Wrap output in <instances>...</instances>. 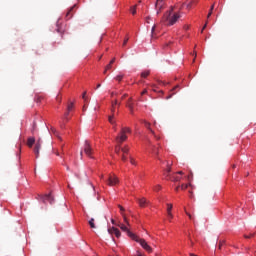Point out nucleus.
<instances>
[{
  "label": "nucleus",
  "instance_id": "obj_30",
  "mask_svg": "<svg viewBox=\"0 0 256 256\" xmlns=\"http://www.w3.org/2000/svg\"><path fill=\"white\" fill-rule=\"evenodd\" d=\"M119 209H120V213L121 215H125V208H123V206L118 205Z\"/></svg>",
  "mask_w": 256,
  "mask_h": 256
},
{
  "label": "nucleus",
  "instance_id": "obj_35",
  "mask_svg": "<svg viewBox=\"0 0 256 256\" xmlns=\"http://www.w3.org/2000/svg\"><path fill=\"white\" fill-rule=\"evenodd\" d=\"M57 33H63V30H61V27H59V22L57 23Z\"/></svg>",
  "mask_w": 256,
  "mask_h": 256
},
{
  "label": "nucleus",
  "instance_id": "obj_59",
  "mask_svg": "<svg viewBox=\"0 0 256 256\" xmlns=\"http://www.w3.org/2000/svg\"><path fill=\"white\" fill-rule=\"evenodd\" d=\"M81 157H83V152H80Z\"/></svg>",
  "mask_w": 256,
  "mask_h": 256
},
{
  "label": "nucleus",
  "instance_id": "obj_9",
  "mask_svg": "<svg viewBox=\"0 0 256 256\" xmlns=\"http://www.w3.org/2000/svg\"><path fill=\"white\" fill-rule=\"evenodd\" d=\"M164 5H165V0H156L155 7L156 9H158L157 15L161 13V9H163Z\"/></svg>",
  "mask_w": 256,
  "mask_h": 256
},
{
  "label": "nucleus",
  "instance_id": "obj_25",
  "mask_svg": "<svg viewBox=\"0 0 256 256\" xmlns=\"http://www.w3.org/2000/svg\"><path fill=\"white\" fill-rule=\"evenodd\" d=\"M152 153H154L155 155H159V148L152 146Z\"/></svg>",
  "mask_w": 256,
  "mask_h": 256
},
{
  "label": "nucleus",
  "instance_id": "obj_32",
  "mask_svg": "<svg viewBox=\"0 0 256 256\" xmlns=\"http://www.w3.org/2000/svg\"><path fill=\"white\" fill-rule=\"evenodd\" d=\"M122 79H123V75H117L116 77H115V80L116 81H122Z\"/></svg>",
  "mask_w": 256,
  "mask_h": 256
},
{
  "label": "nucleus",
  "instance_id": "obj_49",
  "mask_svg": "<svg viewBox=\"0 0 256 256\" xmlns=\"http://www.w3.org/2000/svg\"><path fill=\"white\" fill-rule=\"evenodd\" d=\"M177 175H183V171H178Z\"/></svg>",
  "mask_w": 256,
  "mask_h": 256
},
{
  "label": "nucleus",
  "instance_id": "obj_1",
  "mask_svg": "<svg viewBox=\"0 0 256 256\" xmlns=\"http://www.w3.org/2000/svg\"><path fill=\"white\" fill-rule=\"evenodd\" d=\"M131 134V128L129 127H122L120 130V133H118V135L115 138V153L116 155H121V148L123 145V143H125V141L128 139L127 135Z\"/></svg>",
  "mask_w": 256,
  "mask_h": 256
},
{
  "label": "nucleus",
  "instance_id": "obj_18",
  "mask_svg": "<svg viewBox=\"0 0 256 256\" xmlns=\"http://www.w3.org/2000/svg\"><path fill=\"white\" fill-rule=\"evenodd\" d=\"M149 75H151V71H149V70H145V71H143V72L141 73V77H142L143 79H146V77H149Z\"/></svg>",
  "mask_w": 256,
  "mask_h": 256
},
{
  "label": "nucleus",
  "instance_id": "obj_14",
  "mask_svg": "<svg viewBox=\"0 0 256 256\" xmlns=\"http://www.w3.org/2000/svg\"><path fill=\"white\" fill-rule=\"evenodd\" d=\"M75 7H76V5L72 6V7L70 8V10L66 13L67 19H71V17H73L72 11L75 9Z\"/></svg>",
  "mask_w": 256,
  "mask_h": 256
},
{
  "label": "nucleus",
  "instance_id": "obj_42",
  "mask_svg": "<svg viewBox=\"0 0 256 256\" xmlns=\"http://www.w3.org/2000/svg\"><path fill=\"white\" fill-rule=\"evenodd\" d=\"M115 105H117V100H115L114 103L112 104V107H113L112 111H115Z\"/></svg>",
  "mask_w": 256,
  "mask_h": 256
},
{
  "label": "nucleus",
  "instance_id": "obj_54",
  "mask_svg": "<svg viewBox=\"0 0 256 256\" xmlns=\"http://www.w3.org/2000/svg\"><path fill=\"white\" fill-rule=\"evenodd\" d=\"M189 193L191 194L190 197H193V192L189 191Z\"/></svg>",
  "mask_w": 256,
  "mask_h": 256
},
{
  "label": "nucleus",
  "instance_id": "obj_2",
  "mask_svg": "<svg viewBox=\"0 0 256 256\" xmlns=\"http://www.w3.org/2000/svg\"><path fill=\"white\" fill-rule=\"evenodd\" d=\"M172 13L173 8L165 13L162 18V23H166V25H175L181 16L179 15V13H174L173 15Z\"/></svg>",
  "mask_w": 256,
  "mask_h": 256
},
{
  "label": "nucleus",
  "instance_id": "obj_24",
  "mask_svg": "<svg viewBox=\"0 0 256 256\" xmlns=\"http://www.w3.org/2000/svg\"><path fill=\"white\" fill-rule=\"evenodd\" d=\"M119 157H121V160L125 163V161H127V154H123L120 153V155H118Z\"/></svg>",
  "mask_w": 256,
  "mask_h": 256
},
{
  "label": "nucleus",
  "instance_id": "obj_36",
  "mask_svg": "<svg viewBox=\"0 0 256 256\" xmlns=\"http://www.w3.org/2000/svg\"><path fill=\"white\" fill-rule=\"evenodd\" d=\"M166 173H167V177H170L171 175L169 173H171V167L168 166L167 170H166Z\"/></svg>",
  "mask_w": 256,
  "mask_h": 256
},
{
  "label": "nucleus",
  "instance_id": "obj_15",
  "mask_svg": "<svg viewBox=\"0 0 256 256\" xmlns=\"http://www.w3.org/2000/svg\"><path fill=\"white\" fill-rule=\"evenodd\" d=\"M73 111V103H70L67 107V112L65 113V119H67V117H69V112Z\"/></svg>",
  "mask_w": 256,
  "mask_h": 256
},
{
  "label": "nucleus",
  "instance_id": "obj_62",
  "mask_svg": "<svg viewBox=\"0 0 256 256\" xmlns=\"http://www.w3.org/2000/svg\"><path fill=\"white\" fill-rule=\"evenodd\" d=\"M138 256H142L141 254H138Z\"/></svg>",
  "mask_w": 256,
  "mask_h": 256
},
{
  "label": "nucleus",
  "instance_id": "obj_23",
  "mask_svg": "<svg viewBox=\"0 0 256 256\" xmlns=\"http://www.w3.org/2000/svg\"><path fill=\"white\" fill-rule=\"evenodd\" d=\"M213 9H215V4H212L211 7H210V11L207 15V19H209V17H211V15H213Z\"/></svg>",
  "mask_w": 256,
  "mask_h": 256
},
{
  "label": "nucleus",
  "instance_id": "obj_41",
  "mask_svg": "<svg viewBox=\"0 0 256 256\" xmlns=\"http://www.w3.org/2000/svg\"><path fill=\"white\" fill-rule=\"evenodd\" d=\"M224 244H225V241H220L219 242V249H221V247H223Z\"/></svg>",
  "mask_w": 256,
  "mask_h": 256
},
{
  "label": "nucleus",
  "instance_id": "obj_12",
  "mask_svg": "<svg viewBox=\"0 0 256 256\" xmlns=\"http://www.w3.org/2000/svg\"><path fill=\"white\" fill-rule=\"evenodd\" d=\"M35 145V137H29L27 140V146L31 149Z\"/></svg>",
  "mask_w": 256,
  "mask_h": 256
},
{
  "label": "nucleus",
  "instance_id": "obj_53",
  "mask_svg": "<svg viewBox=\"0 0 256 256\" xmlns=\"http://www.w3.org/2000/svg\"><path fill=\"white\" fill-rule=\"evenodd\" d=\"M125 97H127V94H124V95L122 96V99H125Z\"/></svg>",
  "mask_w": 256,
  "mask_h": 256
},
{
  "label": "nucleus",
  "instance_id": "obj_16",
  "mask_svg": "<svg viewBox=\"0 0 256 256\" xmlns=\"http://www.w3.org/2000/svg\"><path fill=\"white\" fill-rule=\"evenodd\" d=\"M172 209H173V204H167V215H168V217H172V213H171Z\"/></svg>",
  "mask_w": 256,
  "mask_h": 256
},
{
  "label": "nucleus",
  "instance_id": "obj_43",
  "mask_svg": "<svg viewBox=\"0 0 256 256\" xmlns=\"http://www.w3.org/2000/svg\"><path fill=\"white\" fill-rule=\"evenodd\" d=\"M128 41H129V38H126V39L124 40V42H123V46H124V47H125V45H127Z\"/></svg>",
  "mask_w": 256,
  "mask_h": 256
},
{
  "label": "nucleus",
  "instance_id": "obj_56",
  "mask_svg": "<svg viewBox=\"0 0 256 256\" xmlns=\"http://www.w3.org/2000/svg\"><path fill=\"white\" fill-rule=\"evenodd\" d=\"M197 57V52H194V58Z\"/></svg>",
  "mask_w": 256,
  "mask_h": 256
},
{
  "label": "nucleus",
  "instance_id": "obj_52",
  "mask_svg": "<svg viewBox=\"0 0 256 256\" xmlns=\"http://www.w3.org/2000/svg\"><path fill=\"white\" fill-rule=\"evenodd\" d=\"M111 223H112V225H115V220L112 219V220H111Z\"/></svg>",
  "mask_w": 256,
  "mask_h": 256
},
{
  "label": "nucleus",
  "instance_id": "obj_13",
  "mask_svg": "<svg viewBox=\"0 0 256 256\" xmlns=\"http://www.w3.org/2000/svg\"><path fill=\"white\" fill-rule=\"evenodd\" d=\"M129 150H130L129 145L122 146L121 153L125 154V155H128L129 154Z\"/></svg>",
  "mask_w": 256,
  "mask_h": 256
},
{
  "label": "nucleus",
  "instance_id": "obj_39",
  "mask_svg": "<svg viewBox=\"0 0 256 256\" xmlns=\"http://www.w3.org/2000/svg\"><path fill=\"white\" fill-rule=\"evenodd\" d=\"M188 181H192L193 180V173H190V175L187 176Z\"/></svg>",
  "mask_w": 256,
  "mask_h": 256
},
{
  "label": "nucleus",
  "instance_id": "obj_38",
  "mask_svg": "<svg viewBox=\"0 0 256 256\" xmlns=\"http://www.w3.org/2000/svg\"><path fill=\"white\" fill-rule=\"evenodd\" d=\"M154 191H161V185H156L154 187Z\"/></svg>",
  "mask_w": 256,
  "mask_h": 256
},
{
  "label": "nucleus",
  "instance_id": "obj_6",
  "mask_svg": "<svg viewBox=\"0 0 256 256\" xmlns=\"http://www.w3.org/2000/svg\"><path fill=\"white\" fill-rule=\"evenodd\" d=\"M41 145H43V141H41V138L37 140L34 147V153L36 155V159H39V151L41 149Z\"/></svg>",
  "mask_w": 256,
  "mask_h": 256
},
{
  "label": "nucleus",
  "instance_id": "obj_19",
  "mask_svg": "<svg viewBox=\"0 0 256 256\" xmlns=\"http://www.w3.org/2000/svg\"><path fill=\"white\" fill-rule=\"evenodd\" d=\"M88 223H89L91 229H96L97 228L95 226V219L94 218H91Z\"/></svg>",
  "mask_w": 256,
  "mask_h": 256
},
{
  "label": "nucleus",
  "instance_id": "obj_48",
  "mask_svg": "<svg viewBox=\"0 0 256 256\" xmlns=\"http://www.w3.org/2000/svg\"><path fill=\"white\" fill-rule=\"evenodd\" d=\"M113 63H115V58H113V59L110 61V65H113Z\"/></svg>",
  "mask_w": 256,
  "mask_h": 256
},
{
  "label": "nucleus",
  "instance_id": "obj_8",
  "mask_svg": "<svg viewBox=\"0 0 256 256\" xmlns=\"http://www.w3.org/2000/svg\"><path fill=\"white\" fill-rule=\"evenodd\" d=\"M43 203H50V205H53V202L55 201L52 194H46L42 197Z\"/></svg>",
  "mask_w": 256,
  "mask_h": 256
},
{
  "label": "nucleus",
  "instance_id": "obj_55",
  "mask_svg": "<svg viewBox=\"0 0 256 256\" xmlns=\"http://www.w3.org/2000/svg\"><path fill=\"white\" fill-rule=\"evenodd\" d=\"M175 191H179V186L176 187Z\"/></svg>",
  "mask_w": 256,
  "mask_h": 256
},
{
  "label": "nucleus",
  "instance_id": "obj_11",
  "mask_svg": "<svg viewBox=\"0 0 256 256\" xmlns=\"http://www.w3.org/2000/svg\"><path fill=\"white\" fill-rule=\"evenodd\" d=\"M126 107L130 109V113H133V98H129V100L126 103Z\"/></svg>",
  "mask_w": 256,
  "mask_h": 256
},
{
  "label": "nucleus",
  "instance_id": "obj_63",
  "mask_svg": "<svg viewBox=\"0 0 256 256\" xmlns=\"http://www.w3.org/2000/svg\"><path fill=\"white\" fill-rule=\"evenodd\" d=\"M160 93H162V94H163V91H160Z\"/></svg>",
  "mask_w": 256,
  "mask_h": 256
},
{
  "label": "nucleus",
  "instance_id": "obj_57",
  "mask_svg": "<svg viewBox=\"0 0 256 256\" xmlns=\"http://www.w3.org/2000/svg\"><path fill=\"white\" fill-rule=\"evenodd\" d=\"M99 87H101V84H98V85H97V89H99Z\"/></svg>",
  "mask_w": 256,
  "mask_h": 256
},
{
  "label": "nucleus",
  "instance_id": "obj_50",
  "mask_svg": "<svg viewBox=\"0 0 256 256\" xmlns=\"http://www.w3.org/2000/svg\"><path fill=\"white\" fill-rule=\"evenodd\" d=\"M168 219H169V221H171V219H173V214H172V216H168Z\"/></svg>",
  "mask_w": 256,
  "mask_h": 256
},
{
  "label": "nucleus",
  "instance_id": "obj_44",
  "mask_svg": "<svg viewBox=\"0 0 256 256\" xmlns=\"http://www.w3.org/2000/svg\"><path fill=\"white\" fill-rule=\"evenodd\" d=\"M205 29H207V22L205 23V25L203 26L201 33H203V31H205Z\"/></svg>",
  "mask_w": 256,
  "mask_h": 256
},
{
  "label": "nucleus",
  "instance_id": "obj_27",
  "mask_svg": "<svg viewBox=\"0 0 256 256\" xmlns=\"http://www.w3.org/2000/svg\"><path fill=\"white\" fill-rule=\"evenodd\" d=\"M182 191H185V189H187V187H191V184H182L181 186Z\"/></svg>",
  "mask_w": 256,
  "mask_h": 256
},
{
  "label": "nucleus",
  "instance_id": "obj_26",
  "mask_svg": "<svg viewBox=\"0 0 256 256\" xmlns=\"http://www.w3.org/2000/svg\"><path fill=\"white\" fill-rule=\"evenodd\" d=\"M144 125H145V128H146V129H149V131H151V133H155V132L152 131V129H151V124H150V123L145 122Z\"/></svg>",
  "mask_w": 256,
  "mask_h": 256
},
{
  "label": "nucleus",
  "instance_id": "obj_45",
  "mask_svg": "<svg viewBox=\"0 0 256 256\" xmlns=\"http://www.w3.org/2000/svg\"><path fill=\"white\" fill-rule=\"evenodd\" d=\"M147 93V89H144L142 92H141V95H146Z\"/></svg>",
  "mask_w": 256,
  "mask_h": 256
},
{
  "label": "nucleus",
  "instance_id": "obj_22",
  "mask_svg": "<svg viewBox=\"0 0 256 256\" xmlns=\"http://www.w3.org/2000/svg\"><path fill=\"white\" fill-rule=\"evenodd\" d=\"M170 181H181V177L179 176H169Z\"/></svg>",
  "mask_w": 256,
  "mask_h": 256
},
{
  "label": "nucleus",
  "instance_id": "obj_20",
  "mask_svg": "<svg viewBox=\"0 0 256 256\" xmlns=\"http://www.w3.org/2000/svg\"><path fill=\"white\" fill-rule=\"evenodd\" d=\"M175 89H179V85H176L172 90H171V94L169 96L166 97V99H171V97H173V95H175Z\"/></svg>",
  "mask_w": 256,
  "mask_h": 256
},
{
  "label": "nucleus",
  "instance_id": "obj_64",
  "mask_svg": "<svg viewBox=\"0 0 256 256\" xmlns=\"http://www.w3.org/2000/svg\"><path fill=\"white\" fill-rule=\"evenodd\" d=\"M56 155H59V153H56Z\"/></svg>",
  "mask_w": 256,
  "mask_h": 256
},
{
  "label": "nucleus",
  "instance_id": "obj_31",
  "mask_svg": "<svg viewBox=\"0 0 256 256\" xmlns=\"http://www.w3.org/2000/svg\"><path fill=\"white\" fill-rule=\"evenodd\" d=\"M130 163L131 165H137V161H135V158L130 156Z\"/></svg>",
  "mask_w": 256,
  "mask_h": 256
},
{
  "label": "nucleus",
  "instance_id": "obj_47",
  "mask_svg": "<svg viewBox=\"0 0 256 256\" xmlns=\"http://www.w3.org/2000/svg\"><path fill=\"white\" fill-rule=\"evenodd\" d=\"M186 215H188L189 219H193V216L189 212H186Z\"/></svg>",
  "mask_w": 256,
  "mask_h": 256
},
{
  "label": "nucleus",
  "instance_id": "obj_40",
  "mask_svg": "<svg viewBox=\"0 0 256 256\" xmlns=\"http://www.w3.org/2000/svg\"><path fill=\"white\" fill-rule=\"evenodd\" d=\"M108 233H109L110 235H114V234H115V232L113 231V228H109V229H108Z\"/></svg>",
  "mask_w": 256,
  "mask_h": 256
},
{
  "label": "nucleus",
  "instance_id": "obj_3",
  "mask_svg": "<svg viewBox=\"0 0 256 256\" xmlns=\"http://www.w3.org/2000/svg\"><path fill=\"white\" fill-rule=\"evenodd\" d=\"M132 240L136 241V243H139L141 247L144 248L145 251H147V253H153V248L149 246V244L147 243V241H145V239H141L137 235H132Z\"/></svg>",
  "mask_w": 256,
  "mask_h": 256
},
{
  "label": "nucleus",
  "instance_id": "obj_28",
  "mask_svg": "<svg viewBox=\"0 0 256 256\" xmlns=\"http://www.w3.org/2000/svg\"><path fill=\"white\" fill-rule=\"evenodd\" d=\"M112 65H113V64H110V63H109V64L106 66V68H105V70H104V75L107 74V71H109V69H111Z\"/></svg>",
  "mask_w": 256,
  "mask_h": 256
},
{
  "label": "nucleus",
  "instance_id": "obj_34",
  "mask_svg": "<svg viewBox=\"0 0 256 256\" xmlns=\"http://www.w3.org/2000/svg\"><path fill=\"white\" fill-rule=\"evenodd\" d=\"M137 13V6L132 7V15H136Z\"/></svg>",
  "mask_w": 256,
  "mask_h": 256
},
{
  "label": "nucleus",
  "instance_id": "obj_58",
  "mask_svg": "<svg viewBox=\"0 0 256 256\" xmlns=\"http://www.w3.org/2000/svg\"><path fill=\"white\" fill-rule=\"evenodd\" d=\"M165 47H169V43H166V44H165Z\"/></svg>",
  "mask_w": 256,
  "mask_h": 256
},
{
  "label": "nucleus",
  "instance_id": "obj_7",
  "mask_svg": "<svg viewBox=\"0 0 256 256\" xmlns=\"http://www.w3.org/2000/svg\"><path fill=\"white\" fill-rule=\"evenodd\" d=\"M118 227H120L121 231H124L125 233H127L128 237H131L133 239L132 235H135L133 232L129 231V228L123 224V223H119L117 224Z\"/></svg>",
  "mask_w": 256,
  "mask_h": 256
},
{
  "label": "nucleus",
  "instance_id": "obj_51",
  "mask_svg": "<svg viewBox=\"0 0 256 256\" xmlns=\"http://www.w3.org/2000/svg\"><path fill=\"white\" fill-rule=\"evenodd\" d=\"M85 95H87V92H84V93H83V96H82L83 99H85Z\"/></svg>",
  "mask_w": 256,
  "mask_h": 256
},
{
  "label": "nucleus",
  "instance_id": "obj_17",
  "mask_svg": "<svg viewBox=\"0 0 256 256\" xmlns=\"http://www.w3.org/2000/svg\"><path fill=\"white\" fill-rule=\"evenodd\" d=\"M112 231L114 232L115 237H121V231H119V229L112 227Z\"/></svg>",
  "mask_w": 256,
  "mask_h": 256
},
{
  "label": "nucleus",
  "instance_id": "obj_29",
  "mask_svg": "<svg viewBox=\"0 0 256 256\" xmlns=\"http://www.w3.org/2000/svg\"><path fill=\"white\" fill-rule=\"evenodd\" d=\"M195 3H196L195 1H192L188 4H186L187 9H191V7H193V5H195Z\"/></svg>",
  "mask_w": 256,
  "mask_h": 256
},
{
  "label": "nucleus",
  "instance_id": "obj_5",
  "mask_svg": "<svg viewBox=\"0 0 256 256\" xmlns=\"http://www.w3.org/2000/svg\"><path fill=\"white\" fill-rule=\"evenodd\" d=\"M107 185L110 187H114V185H117L119 183V178L115 175H109V177L106 180Z\"/></svg>",
  "mask_w": 256,
  "mask_h": 256
},
{
  "label": "nucleus",
  "instance_id": "obj_21",
  "mask_svg": "<svg viewBox=\"0 0 256 256\" xmlns=\"http://www.w3.org/2000/svg\"><path fill=\"white\" fill-rule=\"evenodd\" d=\"M122 217H123L124 223L127 225V227H131V224L129 223V219H127V216L125 214H122Z\"/></svg>",
  "mask_w": 256,
  "mask_h": 256
},
{
  "label": "nucleus",
  "instance_id": "obj_37",
  "mask_svg": "<svg viewBox=\"0 0 256 256\" xmlns=\"http://www.w3.org/2000/svg\"><path fill=\"white\" fill-rule=\"evenodd\" d=\"M245 239H251V237H255V233L248 235H244Z\"/></svg>",
  "mask_w": 256,
  "mask_h": 256
},
{
  "label": "nucleus",
  "instance_id": "obj_60",
  "mask_svg": "<svg viewBox=\"0 0 256 256\" xmlns=\"http://www.w3.org/2000/svg\"><path fill=\"white\" fill-rule=\"evenodd\" d=\"M162 84H163V85H167V83H165V82H162Z\"/></svg>",
  "mask_w": 256,
  "mask_h": 256
},
{
  "label": "nucleus",
  "instance_id": "obj_33",
  "mask_svg": "<svg viewBox=\"0 0 256 256\" xmlns=\"http://www.w3.org/2000/svg\"><path fill=\"white\" fill-rule=\"evenodd\" d=\"M108 121L109 123H111V125H115V121H113V116H109Z\"/></svg>",
  "mask_w": 256,
  "mask_h": 256
},
{
  "label": "nucleus",
  "instance_id": "obj_61",
  "mask_svg": "<svg viewBox=\"0 0 256 256\" xmlns=\"http://www.w3.org/2000/svg\"><path fill=\"white\" fill-rule=\"evenodd\" d=\"M158 159H159V161H161V158H160V157H158Z\"/></svg>",
  "mask_w": 256,
  "mask_h": 256
},
{
  "label": "nucleus",
  "instance_id": "obj_4",
  "mask_svg": "<svg viewBox=\"0 0 256 256\" xmlns=\"http://www.w3.org/2000/svg\"><path fill=\"white\" fill-rule=\"evenodd\" d=\"M84 153L87 155V157L92 158L91 155H93V148H91V143H89L88 140L84 143Z\"/></svg>",
  "mask_w": 256,
  "mask_h": 256
},
{
  "label": "nucleus",
  "instance_id": "obj_10",
  "mask_svg": "<svg viewBox=\"0 0 256 256\" xmlns=\"http://www.w3.org/2000/svg\"><path fill=\"white\" fill-rule=\"evenodd\" d=\"M138 203L140 207H147V205H149V201H147L146 198L138 199Z\"/></svg>",
  "mask_w": 256,
  "mask_h": 256
},
{
  "label": "nucleus",
  "instance_id": "obj_46",
  "mask_svg": "<svg viewBox=\"0 0 256 256\" xmlns=\"http://www.w3.org/2000/svg\"><path fill=\"white\" fill-rule=\"evenodd\" d=\"M151 31H152V37H153V35L155 34V26L152 27Z\"/></svg>",
  "mask_w": 256,
  "mask_h": 256
}]
</instances>
